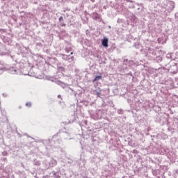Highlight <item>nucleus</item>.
<instances>
[{"label": "nucleus", "mask_w": 178, "mask_h": 178, "mask_svg": "<svg viewBox=\"0 0 178 178\" xmlns=\"http://www.w3.org/2000/svg\"><path fill=\"white\" fill-rule=\"evenodd\" d=\"M108 38H105L102 40V44L103 45V47L108 48Z\"/></svg>", "instance_id": "obj_1"}, {"label": "nucleus", "mask_w": 178, "mask_h": 178, "mask_svg": "<svg viewBox=\"0 0 178 178\" xmlns=\"http://www.w3.org/2000/svg\"><path fill=\"white\" fill-rule=\"evenodd\" d=\"M102 79V76H95V79L93 80V83H95V81H98V80H101Z\"/></svg>", "instance_id": "obj_2"}, {"label": "nucleus", "mask_w": 178, "mask_h": 178, "mask_svg": "<svg viewBox=\"0 0 178 178\" xmlns=\"http://www.w3.org/2000/svg\"><path fill=\"white\" fill-rule=\"evenodd\" d=\"M26 106H28V108H31V102H27V103L26 104Z\"/></svg>", "instance_id": "obj_3"}, {"label": "nucleus", "mask_w": 178, "mask_h": 178, "mask_svg": "<svg viewBox=\"0 0 178 178\" xmlns=\"http://www.w3.org/2000/svg\"><path fill=\"white\" fill-rule=\"evenodd\" d=\"M60 20H63V17H60L59 18V22H60Z\"/></svg>", "instance_id": "obj_4"}, {"label": "nucleus", "mask_w": 178, "mask_h": 178, "mask_svg": "<svg viewBox=\"0 0 178 178\" xmlns=\"http://www.w3.org/2000/svg\"><path fill=\"white\" fill-rule=\"evenodd\" d=\"M70 55H73V52H71V53H70Z\"/></svg>", "instance_id": "obj_5"}, {"label": "nucleus", "mask_w": 178, "mask_h": 178, "mask_svg": "<svg viewBox=\"0 0 178 178\" xmlns=\"http://www.w3.org/2000/svg\"><path fill=\"white\" fill-rule=\"evenodd\" d=\"M97 95H99L100 93H99V92H97Z\"/></svg>", "instance_id": "obj_6"}, {"label": "nucleus", "mask_w": 178, "mask_h": 178, "mask_svg": "<svg viewBox=\"0 0 178 178\" xmlns=\"http://www.w3.org/2000/svg\"><path fill=\"white\" fill-rule=\"evenodd\" d=\"M58 98H59V97H60V95H58Z\"/></svg>", "instance_id": "obj_7"}]
</instances>
